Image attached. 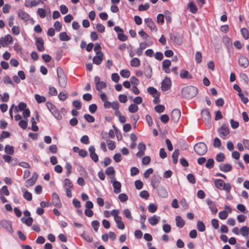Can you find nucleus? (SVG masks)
Returning <instances> with one entry per match:
<instances>
[{"label":"nucleus","mask_w":249,"mask_h":249,"mask_svg":"<svg viewBox=\"0 0 249 249\" xmlns=\"http://www.w3.org/2000/svg\"><path fill=\"white\" fill-rule=\"evenodd\" d=\"M197 93V89L195 87L190 86L182 88L181 94L183 98L189 99L195 97Z\"/></svg>","instance_id":"nucleus-1"},{"label":"nucleus","mask_w":249,"mask_h":249,"mask_svg":"<svg viewBox=\"0 0 249 249\" xmlns=\"http://www.w3.org/2000/svg\"><path fill=\"white\" fill-rule=\"evenodd\" d=\"M214 183L215 187L218 189L224 190L228 193L230 192L231 186L230 183H225L221 179H216Z\"/></svg>","instance_id":"nucleus-2"},{"label":"nucleus","mask_w":249,"mask_h":249,"mask_svg":"<svg viewBox=\"0 0 249 249\" xmlns=\"http://www.w3.org/2000/svg\"><path fill=\"white\" fill-rule=\"evenodd\" d=\"M120 211L117 209H114L111 211V215L114 217V221L116 223L117 227L119 229L124 230L125 228L122 218L119 216Z\"/></svg>","instance_id":"nucleus-3"},{"label":"nucleus","mask_w":249,"mask_h":249,"mask_svg":"<svg viewBox=\"0 0 249 249\" xmlns=\"http://www.w3.org/2000/svg\"><path fill=\"white\" fill-rule=\"evenodd\" d=\"M56 71L58 80L60 86L63 88H65L67 84V79L62 69L58 67L57 68Z\"/></svg>","instance_id":"nucleus-4"},{"label":"nucleus","mask_w":249,"mask_h":249,"mask_svg":"<svg viewBox=\"0 0 249 249\" xmlns=\"http://www.w3.org/2000/svg\"><path fill=\"white\" fill-rule=\"evenodd\" d=\"M195 152L199 156L205 155L208 150L206 144L203 142H199L196 143L194 146Z\"/></svg>","instance_id":"nucleus-5"},{"label":"nucleus","mask_w":249,"mask_h":249,"mask_svg":"<svg viewBox=\"0 0 249 249\" xmlns=\"http://www.w3.org/2000/svg\"><path fill=\"white\" fill-rule=\"evenodd\" d=\"M47 108L53 114L54 117L58 120H60L62 119V116L59 112L52 103L48 102L46 104Z\"/></svg>","instance_id":"nucleus-6"},{"label":"nucleus","mask_w":249,"mask_h":249,"mask_svg":"<svg viewBox=\"0 0 249 249\" xmlns=\"http://www.w3.org/2000/svg\"><path fill=\"white\" fill-rule=\"evenodd\" d=\"M219 137L223 140L228 139L229 137L230 130L228 126L225 124H222L218 130Z\"/></svg>","instance_id":"nucleus-7"},{"label":"nucleus","mask_w":249,"mask_h":249,"mask_svg":"<svg viewBox=\"0 0 249 249\" xmlns=\"http://www.w3.org/2000/svg\"><path fill=\"white\" fill-rule=\"evenodd\" d=\"M101 48H94L96 55L93 58V62L96 65L100 64L103 60V54L101 51Z\"/></svg>","instance_id":"nucleus-8"},{"label":"nucleus","mask_w":249,"mask_h":249,"mask_svg":"<svg viewBox=\"0 0 249 249\" xmlns=\"http://www.w3.org/2000/svg\"><path fill=\"white\" fill-rule=\"evenodd\" d=\"M94 82L95 84L96 89L98 91H101V89L106 88L107 84L105 82L101 81L100 78L96 76L94 77Z\"/></svg>","instance_id":"nucleus-9"},{"label":"nucleus","mask_w":249,"mask_h":249,"mask_svg":"<svg viewBox=\"0 0 249 249\" xmlns=\"http://www.w3.org/2000/svg\"><path fill=\"white\" fill-rule=\"evenodd\" d=\"M38 178V175L35 172L33 174L32 177L27 179L25 181V186L26 187H29L33 186L37 180Z\"/></svg>","instance_id":"nucleus-10"},{"label":"nucleus","mask_w":249,"mask_h":249,"mask_svg":"<svg viewBox=\"0 0 249 249\" xmlns=\"http://www.w3.org/2000/svg\"><path fill=\"white\" fill-rule=\"evenodd\" d=\"M180 115L181 112L179 109H175L173 110L171 114V120L174 123H177L180 118Z\"/></svg>","instance_id":"nucleus-11"},{"label":"nucleus","mask_w":249,"mask_h":249,"mask_svg":"<svg viewBox=\"0 0 249 249\" xmlns=\"http://www.w3.org/2000/svg\"><path fill=\"white\" fill-rule=\"evenodd\" d=\"M171 81L170 78L166 77L161 83V89L163 91L168 90L171 87Z\"/></svg>","instance_id":"nucleus-12"},{"label":"nucleus","mask_w":249,"mask_h":249,"mask_svg":"<svg viewBox=\"0 0 249 249\" xmlns=\"http://www.w3.org/2000/svg\"><path fill=\"white\" fill-rule=\"evenodd\" d=\"M12 41L13 38L10 35H7L0 38V43L3 46L10 45Z\"/></svg>","instance_id":"nucleus-13"},{"label":"nucleus","mask_w":249,"mask_h":249,"mask_svg":"<svg viewBox=\"0 0 249 249\" xmlns=\"http://www.w3.org/2000/svg\"><path fill=\"white\" fill-rule=\"evenodd\" d=\"M52 203L54 206L58 208H61L62 206L59 197L56 193H53L52 194Z\"/></svg>","instance_id":"nucleus-14"},{"label":"nucleus","mask_w":249,"mask_h":249,"mask_svg":"<svg viewBox=\"0 0 249 249\" xmlns=\"http://www.w3.org/2000/svg\"><path fill=\"white\" fill-rule=\"evenodd\" d=\"M110 182L112 183L114 188V192L115 194H119L121 192V183L114 179H112Z\"/></svg>","instance_id":"nucleus-15"},{"label":"nucleus","mask_w":249,"mask_h":249,"mask_svg":"<svg viewBox=\"0 0 249 249\" xmlns=\"http://www.w3.org/2000/svg\"><path fill=\"white\" fill-rule=\"evenodd\" d=\"M89 151L90 154V157L95 162H97L99 160L98 156L95 153V149L94 147L91 145L89 148Z\"/></svg>","instance_id":"nucleus-16"},{"label":"nucleus","mask_w":249,"mask_h":249,"mask_svg":"<svg viewBox=\"0 0 249 249\" xmlns=\"http://www.w3.org/2000/svg\"><path fill=\"white\" fill-rule=\"evenodd\" d=\"M171 40L176 43L177 45H180L182 42V37L178 34H172L170 36Z\"/></svg>","instance_id":"nucleus-17"},{"label":"nucleus","mask_w":249,"mask_h":249,"mask_svg":"<svg viewBox=\"0 0 249 249\" xmlns=\"http://www.w3.org/2000/svg\"><path fill=\"white\" fill-rule=\"evenodd\" d=\"M206 202L211 212L213 214H215L217 212L218 210L216 208L215 202L210 199H207Z\"/></svg>","instance_id":"nucleus-18"},{"label":"nucleus","mask_w":249,"mask_h":249,"mask_svg":"<svg viewBox=\"0 0 249 249\" xmlns=\"http://www.w3.org/2000/svg\"><path fill=\"white\" fill-rule=\"evenodd\" d=\"M238 63L239 65L244 68H247L249 65L248 59L244 56H241L239 57L238 59Z\"/></svg>","instance_id":"nucleus-19"},{"label":"nucleus","mask_w":249,"mask_h":249,"mask_svg":"<svg viewBox=\"0 0 249 249\" xmlns=\"http://www.w3.org/2000/svg\"><path fill=\"white\" fill-rule=\"evenodd\" d=\"M201 117L204 121L209 123L211 120V115L208 109H203L201 112Z\"/></svg>","instance_id":"nucleus-20"},{"label":"nucleus","mask_w":249,"mask_h":249,"mask_svg":"<svg viewBox=\"0 0 249 249\" xmlns=\"http://www.w3.org/2000/svg\"><path fill=\"white\" fill-rule=\"evenodd\" d=\"M144 22L147 26H148L152 31H157V28L152 19L150 18H146L144 19Z\"/></svg>","instance_id":"nucleus-21"},{"label":"nucleus","mask_w":249,"mask_h":249,"mask_svg":"<svg viewBox=\"0 0 249 249\" xmlns=\"http://www.w3.org/2000/svg\"><path fill=\"white\" fill-rule=\"evenodd\" d=\"M160 219V216L154 215L148 218V221L151 225L155 226L159 222Z\"/></svg>","instance_id":"nucleus-22"},{"label":"nucleus","mask_w":249,"mask_h":249,"mask_svg":"<svg viewBox=\"0 0 249 249\" xmlns=\"http://www.w3.org/2000/svg\"><path fill=\"white\" fill-rule=\"evenodd\" d=\"M1 224L2 226L5 229H6L8 231L11 233L13 232L11 223L10 221L4 220L1 221Z\"/></svg>","instance_id":"nucleus-23"},{"label":"nucleus","mask_w":249,"mask_h":249,"mask_svg":"<svg viewBox=\"0 0 249 249\" xmlns=\"http://www.w3.org/2000/svg\"><path fill=\"white\" fill-rule=\"evenodd\" d=\"M220 171L224 172H228L231 170L232 166L229 163L220 164L219 166Z\"/></svg>","instance_id":"nucleus-24"},{"label":"nucleus","mask_w":249,"mask_h":249,"mask_svg":"<svg viewBox=\"0 0 249 249\" xmlns=\"http://www.w3.org/2000/svg\"><path fill=\"white\" fill-rule=\"evenodd\" d=\"M21 191L23 193V197L27 201H31L32 199V194L24 188H21Z\"/></svg>","instance_id":"nucleus-25"},{"label":"nucleus","mask_w":249,"mask_h":249,"mask_svg":"<svg viewBox=\"0 0 249 249\" xmlns=\"http://www.w3.org/2000/svg\"><path fill=\"white\" fill-rule=\"evenodd\" d=\"M39 2L36 0H25V6L27 7H33L37 6L38 5Z\"/></svg>","instance_id":"nucleus-26"},{"label":"nucleus","mask_w":249,"mask_h":249,"mask_svg":"<svg viewBox=\"0 0 249 249\" xmlns=\"http://www.w3.org/2000/svg\"><path fill=\"white\" fill-rule=\"evenodd\" d=\"M176 225L179 228H182L185 225V221L180 216H177L176 217Z\"/></svg>","instance_id":"nucleus-27"},{"label":"nucleus","mask_w":249,"mask_h":249,"mask_svg":"<svg viewBox=\"0 0 249 249\" xmlns=\"http://www.w3.org/2000/svg\"><path fill=\"white\" fill-rule=\"evenodd\" d=\"M18 16L19 18L25 21H27L29 19V14L21 10L18 12Z\"/></svg>","instance_id":"nucleus-28"},{"label":"nucleus","mask_w":249,"mask_h":249,"mask_svg":"<svg viewBox=\"0 0 249 249\" xmlns=\"http://www.w3.org/2000/svg\"><path fill=\"white\" fill-rule=\"evenodd\" d=\"M180 77L182 79H191L192 78V75L186 70H183L180 72Z\"/></svg>","instance_id":"nucleus-29"},{"label":"nucleus","mask_w":249,"mask_h":249,"mask_svg":"<svg viewBox=\"0 0 249 249\" xmlns=\"http://www.w3.org/2000/svg\"><path fill=\"white\" fill-rule=\"evenodd\" d=\"M179 155V151L178 149H175L172 154L173 162L176 164L178 162V157Z\"/></svg>","instance_id":"nucleus-30"},{"label":"nucleus","mask_w":249,"mask_h":249,"mask_svg":"<svg viewBox=\"0 0 249 249\" xmlns=\"http://www.w3.org/2000/svg\"><path fill=\"white\" fill-rule=\"evenodd\" d=\"M141 65L140 59L137 57L133 58L130 62V65L133 67H138Z\"/></svg>","instance_id":"nucleus-31"},{"label":"nucleus","mask_w":249,"mask_h":249,"mask_svg":"<svg viewBox=\"0 0 249 249\" xmlns=\"http://www.w3.org/2000/svg\"><path fill=\"white\" fill-rule=\"evenodd\" d=\"M64 186L65 189L73 188L71 181L68 178H65L64 180Z\"/></svg>","instance_id":"nucleus-32"},{"label":"nucleus","mask_w":249,"mask_h":249,"mask_svg":"<svg viewBox=\"0 0 249 249\" xmlns=\"http://www.w3.org/2000/svg\"><path fill=\"white\" fill-rule=\"evenodd\" d=\"M27 107L26 104L23 102H20L18 105V109L16 106L15 107V111L17 112H18V109L21 111L26 109Z\"/></svg>","instance_id":"nucleus-33"},{"label":"nucleus","mask_w":249,"mask_h":249,"mask_svg":"<svg viewBox=\"0 0 249 249\" xmlns=\"http://www.w3.org/2000/svg\"><path fill=\"white\" fill-rule=\"evenodd\" d=\"M240 232L243 236H247L249 234V228L247 226H243L240 229Z\"/></svg>","instance_id":"nucleus-34"},{"label":"nucleus","mask_w":249,"mask_h":249,"mask_svg":"<svg viewBox=\"0 0 249 249\" xmlns=\"http://www.w3.org/2000/svg\"><path fill=\"white\" fill-rule=\"evenodd\" d=\"M4 151L6 154L12 155L14 153V147L9 145H6L4 148Z\"/></svg>","instance_id":"nucleus-35"},{"label":"nucleus","mask_w":249,"mask_h":249,"mask_svg":"<svg viewBox=\"0 0 249 249\" xmlns=\"http://www.w3.org/2000/svg\"><path fill=\"white\" fill-rule=\"evenodd\" d=\"M35 98L38 103H44L46 101V98L45 97L43 96H40L37 94H35Z\"/></svg>","instance_id":"nucleus-36"},{"label":"nucleus","mask_w":249,"mask_h":249,"mask_svg":"<svg viewBox=\"0 0 249 249\" xmlns=\"http://www.w3.org/2000/svg\"><path fill=\"white\" fill-rule=\"evenodd\" d=\"M197 228L199 231L203 232L206 230L205 225L201 221H198L197 223Z\"/></svg>","instance_id":"nucleus-37"},{"label":"nucleus","mask_w":249,"mask_h":249,"mask_svg":"<svg viewBox=\"0 0 249 249\" xmlns=\"http://www.w3.org/2000/svg\"><path fill=\"white\" fill-rule=\"evenodd\" d=\"M138 110L139 107L135 104H132L128 107L129 111L132 113L137 112Z\"/></svg>","instance_id":"nucleus-38"},{"label":"nucleus","mask_w":249,"mask_h":249,"mask_svg":"<svg viewBox=\"0 0 249 249\" xmlns=\"http://www.w3.org/2000/svg\"><path fill=\"white\" fill-rule=\"evenodd\" d=\"M59 38L61 41H68L70 39V37L68 36L66 32H61L59 34Z\"/></svg>","instance_id":"nucleus-39"},{"label":"nucleus","mask_w":249,"mask_h":249,"mask_svg":"<svg viewBox=\"0 0 249 249\" xmlns=\"http://www.w3.org/2000/svg\"><path fill=\"white\" fill-rule=\"evenodd\" d=\"M159 195L163 197H166L168 196V193L165 188L163 187H160L158 190Z\"/></svg>","instance_id":"nucleus-40"},{"label":"nucleus","mask_w":249,"mask_h":249,"mask_svg":"<svg viewBox=\"0 0 249 249\" xmlns=\"http://www.w3.org/2000/svg\"><path fill=\"white\" fill-rule=\"evenodd\" d=\"M123 214L128 220H132L133 217L132 216L130 211L128 209H125L123 210Z\"/></svg>","instance_id":"nucleus-41"},{"label":"nucleus","mask_w":249,"mask_h":249,"mask_svg":"<svg viewBox=\"0 0 249 249\" xmlns=\"http://www.w3.org/2000/svg\"><path fill=\"white\" fill-rule=\"evenodd\" d=\"M188 8L190 12L193 14L196 13L197 11V7L193 2L189 3L188 5Z\"/></svg>","instance_id":"nucleus-42"},{"label":"nucleus","mask_w":249,"mask_h":249,"mask_svg":"<svg viewBox=\"0 0 249 249\" xmlns=\"http://www.w3.org/2000/svg\"><path fill=\"white\" fill-rule=\"evenodd\" d=\"M120 75L124 78H128L130 75V72L128 70L124 69L120 71Z\"/></svg>","instance_id":"nucleus-43"},{"label":"nucleus","mask_w":249,"mask_h":249,"mask_svg":"<svg viewBox=\"0 0 249 249\" xmlns=\"http://www.w3.org/2000/svg\"><path fill=\"white\" fill-rule=\"evenodd\" d=\"M65 168L67 170L66 174L68 177L69 176L72 172V166L70 162H67L65 166Z\"/></svg>","instance_id":"nucleus-44"},{"label":"nucleus","mask_w":249,"mask_h":249,"mask_svg":"<svg viewBox=\"0 0 249 249\" xmlns=\"http://www.w3.org/2000/svg\"><path fill=\"white\" fill-rule=\"evenodd\" d=\"M18 125L23 129H25L28 125V119L20 120L18 123Z\"/></svg>","instance_id":"nucleus-45"},{"label":"nucleus","mask_w":249,"mask_h":249,"mask_svg":"<svg viewBox=\"0 0 249 249\" xmlns=\"http://www.w3.org/2000/svg\"><path fill=\"white\" fill-rule=\"evenodd\" d=\"M107 142L108 148L109 150H113L115 148L116 143L115 142L111 140H107Z\"/></svg>","instance_id":"nucleus-46"},{"label":"nucleus","mask_w":249,"mask_h":249,"mask_svg":"<svg viewBox=\"0 0 249 249\" xmlns=\"http://www.w3.org/2000/svg\"><path fill=\"white\" fill-rule=\"evenodd\" d=\"M37 13L42 18H44L46 16V11L43 8H38Z\"/></svg>","instance_id":"nucleus-47"},{"label":"nucleus","mask_w":249,"mask_h":249,"mask_svg":"<svg viewBox=\"0 0 249 249\" xmlns=\"http://www.w3.org/2000/svg\"><path fill=\"white\" fill-rule=\"evenodd\" d=\"M106 173L108 176H115V170L112 166L108 167L106 170Z\"/></svg>","instance_id":"nucleus-48"},{"label":"nucleus","mask_w":249,"mask_h":249,"mask_svg":"<svg viewBox=\"0 0 249 249\" xmlns=\"http://www.w3.org/2000/svg\"><path fill=\"white\" fill-rule=\"evenodd\" d=\"M32 123L31 129L34 131H37L38 130V127L36 125V123L35 120L34 118H32L31 120Z\"/></svg>","instance_id":"nucleus-49"},{"label":"nucleus","mask_w":249,"mask_h":249,"mask_svg":"<svg viewBox=\"0 0 249 249\" xmlns=\"http://www.w3.org/2000/svg\"><path fill=\"white\" fill-rule=\"evenodd\" d=\"M84 118L89 123H93L95 121L94 118L89 114H85Z\"/></svg>","instance_id":"nucleus-50"},{"label":"nucleus","mask_w":249,"mask_h":249,"mask_svg":"<svg viewBox=\"0 0 249 249\" xmlns=\"http://www.w3.org/2000/svg\"><path fill=\"white\" fill-rule=\"evenodd\" d=\"M21 221L25 223L28 226H30L32 225L33 223V219L31 217H29L25 219H24V218L22 217L21 218Z\"/></svg>","instance_id":"nucleus-51"},{"label":"nucleus","mask_w":249,"mask_h":249,"mask_svg":"<svg viewBox=\"0 0 249 249\" xmlns=\"http://www.w3.org/2000/svg\"><path fill=\"white\" fill-rule=\"evenodd\" d=\"M148 210L149 212L154 213L157 210V206L154 203H150L148 206Z\"/></svg>","instance_id":"nucleus-52"},{"label":"nucleus","mask_w":249,"mask_h":249,"mask_svg":"<svg viewBox=\"0 0 249 249\" xmlns=\"http://www.w3.org/2000/svg\"><path fill=\"white\" fill-rule=\"evenodd\" d=\"M214 160L213 159L210 158L208 160L205 166L208 169H211L213 167Z\"/></svg>","instance_id":"nucleus-53"},{"label":"nucleus","mask_w":249,"mask_h":249,"mask_svg":"<svg viewBox=\"0 0 249 249\" xmlns=\"http://www.w3.org/2000/svg\"><path fill=\"white\" fill-rule=\"evenodd\" d=\"M218 216L220 219L224 220L227 218L228 214L227 211H222L219 213Z\"/></svg>","instance_id":"nucleus-54"},{"label":"nucleus","mask_w":249,"mask_h":249,"mask_svg":"<svg viewBox=\"0 0 249 249\" xmlns=\"http://www.w3.org/2000/svg\"><path fill=\"white\" fill-rule=\"evenodd\" d=\"M187 178L189 182L192 184H195L196 182V178L192 174H189L187 176Z\"/></svg>","instance_id":"nucleus-55"},{"label":"nucleus","mask_w":249,"mask_h":249,"mask_svg":"<svg viewBox=\"0 0 249 249\" xmlns=\"http://www.w3.org/2000/svg\"><path fill=\"white\" fill-rule=\"evenodd\" d=\"M225 158V155L223 153H219L217 154L215 160L218 162H222Z\"/></svg>","instance_id":"nucleus-56"},{"label":"nucleus","mask_w":249,"mask_h":249,"mask_svg":"<svg viewBox=\"0 0 249 249\" xmlns=\"http://www.w3.org/2000/svg\"><path fill=\"white\" fill-rule=\"evenodd\" d=\"M118 198L121 202H124L128 200V196L125 194L122 193L119 195Z\"/></svg>","instance_id":"nucleus-57"},{"label":"nucleus","mask_w":249,"mask_h":249,"mask_svg":"<svg viewBox=\"0 0 249 249\" xmlns=\"http://www.w3.org/2000/svg\"><path fill=\"white\" fill-rule=\"evenodd\" d=\"M195 60L197 63H200L202 61V53L200 52H197L195 55Z\"/></svg>","instance_id":"nucleus-58"},{"label":"nucleus","mask_w":249,"mask_h":249,"mask_svg":"<svg viewBox=\"0 0 249 249\" xmlns=\"http://www.w3.org/2000/svg\"><path fill=\"white\" fill-rule=\"evenodd\" d=\"M241 32L243 36L246 39L249 38V32L246 28H242L241 29Z\"/></svg>","instance_id":"nucleus-59"},{"label":"nucleus","mask_w":249,"mask_h":249,"mask_svg":"<svg viewBox=\"0 0 249 249\" xmlns=\"http://www.w3.org/2000/svg\"><path fill=\"white\" fill-rule=\"evenodd\" d=\"M147 91L149 94L152 95L154 97H155V96L156 95L157 93V89L153 88V87H149L147 89Z\"/></svg>","instance_id":"nucleus-60"},{"label":"nucleus","mask_w":249,"mask_h":249,"mask_svg":"<svg viewBox=\"0 0 249 249\" xmlns=\"http://www.w3.org/2000/svg\"><path fill=\"white\" fill-rule=\"evenodd\" d=\"M165 107L163 105H159L155 107V110L158 113H162L164 111Z\"/></svg>","instance_id":"nucleus-61"},{"label":"nucleus","mask_w":249,"mask_h":249,"mask_svg":"<svg viewBox=\"0 0 249 249\" xmlns=\"http://www.w3.org/2000/svg\"><path fill=\"white\" fill-rule=\"evenodd\" d=\"M140 196L142 198L147 199L149 197V194L147 191L143 190L140 192Z\"/></svg>","instance_id":"nucleus-62"},{"label":"nucleus","mask_w":249,"mask_h":249,"mask_svg":"<svg viewBox=\"0 0 249 249\" xmlns=\"http://www.w3.org/2000/svg\"><path fill=\"white\" fill-rule=\"evenodd\" d=\"M237 209L238 210L244 213H246L248 212V211H246V207L242 204H238L237 205Z\"/></svg>","instance_id":"nucleus-63"},{"label":"nucleus","mask_w":249,"mask_h":249,"mask_svg":"<svg viewBox=\"0 0 249 249\" xmlns=\"http://www.w3.org/2000/svg\"><path fill=\"white\" fill-rule=\"evenodd\" d=\"M223 40L225 45L228 47L232 45V42L231 39L227 36H224L223 37Z\"/></svg>","instance_id":"nucleus-64"}]
</instances>
